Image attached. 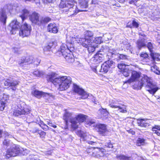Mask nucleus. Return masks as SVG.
<instances>
[{"label": "nucleus", "instance_id": "5701e85b", "mask_svg": "<svg viewBox=\"0 0 160 160\" xmlns=\"http://www.w3.org/2000/svg\"><path fill=\"white\" fill-rule=\"evenodd\" d=\"M98 132L100 134H104L108 132L107 125L105 124H100L97 125Z\"/></svg>", "mask_w": 160, "mask_h": 160}, {"label": "nucleus", "instance_id": "ddd939ff", "mask_svg": "<svg viewBox=\"0 0 160 160\" xmlns=\"http://www.w3.org/2000/svg\"><path fill=\"white\" fill-rule=\"evenodd\" d=\"M105 152V149L102 148H95L93 150L92 155L95 158H99L104 156V152Z\"/></svg>", "mask_w": 160, "mask_h": 160}, {"label": "nucleus", "instance_id": "774afa93", "mask_svg": "<svg viewBox=\"0 0 160 160\" xmlns=\"http://www.w3.org/2000/svg\"><path fill=\"white\" fill-rule=\"evenodd\" d=\"M24 1L25 2H26L28 1L29 2H33L35 1V0H24Z\"/></svg>", "mask_w": 160, "mask_h": 160}, {"label": "nucleus", "instance_id": "79ce46f5", "mask_svg": "<svg viewBox=\"0 0 160 160\" xmlns=\"http://www.w3.org/2000/svg\"><path fill=\"white\" fill-rule=\"evenodd\" d=\"M66 1L68 5V7H72V6L74 5L76 3L74 0H66Z\"/></svg>", "mask_w": 160, "mask_h": 160}, {"label": "nucleus", "instance_id": "4d7b16f0", "mask_svg": "<svg viewBox=\"0 0 160 160\" xmlns=\"http://www.w3.org/2000/svg\"><path fill=\"white\" fill-rule=\"evenodd\" d=\"M95 147H92L90 148H89L87 150V152L88 153H90L91 152H92V153H93V150L94 149Z\"/></svg>", "mask_w": 160, "mask_h": 160}, {"label": "nucleus", "instance_id": "c03bdc74", "mask_svg": "<svg viewBox=\"0 0 160 160\" xmlns=\"http://www.w3.org/2000/svg\"><path fill=\"white\" fill-rule=\"evenodd\" d=\"M121 72H122V74L125 77H127L129 76L131 72L130 70L128 69H127V68L122 70Z\"/></svg>", "mask_w": 160, "mask_h": 160}, {"label": "nucleus", "instance_id": "f257e3e1", "mask_svg": "<svg viewBox=\"0 0 160 160\" xmlns=\"http://www.w3.org/2000/svg\"><path fill=\"white\" fill-rule=\"evenodd\" d=\"M92 32L86 31L84 32V38H80L78 42L79 44L87 48L89 53L94 52L97 46L96 45L93 44L92 42Z\"/></svg>", "mask_w": 160, "mask_h": 160}, {"label": "nucleus", "instance_id": "bb28decb", "mask_svg": "<svg viewBox=\"0 0 160 160\" xmlns=\"http://www.w3.org/2000/svg\"><path fill=\"white\" fill-rule=\"evenodd\" d=\"M89 0H78V2L81 9H84L88 7Z\"/></svg>", "mask_w": 160, "mask_h": 160}, {"label": "nucleus", "instance_id": "473e14b6", "mask_svg": "<svg viewBox=\"0 0 160 160\" xmlns=\"http://www.w3.org/2000/svg\"><path fill=\"white\" fill-rule=\"evenodd\" d=\"M148 55L146 53H142L140 54V59L143 62L148 63L149 60Z\"/></svg>", "mask_w": 160, "mask_h": 160}, {"label": "nucleus", "instance_id": "7c9ffc66", "mask_svg": "<svg viewBox=\"0 0 160 160\" xmlns=\"http://www.w3.org/2000/svg\"><path fill=\"white\" fill-rule=\"evenodd\" d=\"M103 55L100 54L99 52L96 54L93 57V61L95 62H102L103 58Z\"/></svg>", "mask_w": 160, "mask_h": 160}, {"label": "nucleus", "instance_id": "39448f33", "mask_svg": "<svg viewBox=\"0 0 160 160\" xmlns=\"http://www.w3.org/2000/svg\"><path fill=\"white\" fill-rule=\"evenodd\" d=\"M144 80L147 82L146 85L147 90L151 94L154 95L158 89V87L151 81V78L147 76H145Z\"/></svg>", "mask_w": 160, "mask_h": 160}, {"label": "nucleus", "instance_id": "20e7f679", "mask_svg": "<svg viewBox=\"0 0 160 160\" xmlns=\"http://www.w3.org/2000/svg\"><path fill=\"white\" fill-rule=\"evenodd\" d=\"M26 150H24L18 145H13L12 147L8 149L7 152L6 156L9 158L12 157H15L18 153L24 154L23 152Z\"/></svg>", "mask_w": 160, "mask_h": 160}, {"label": "nucleus", "instance_id": "a19ab883", "mask_svg": "<svg viewBox=\"0 0 160 160\" xmlns=\"http://www.w3.org/2000/svg\"><path fill=\"white\" fill-rule=\"evenodd\" d=\"M33 74L37 77H39L42 76L43 74L42 71H40L38 70H35L32 73Z\"/></svg>", "mask_w": 160, "mask_h": 160}, {"label": "nucleus", "instance_id": "0e129e2a", "mask_svg": "<svg viewBox=\"0 0 160 160\" xmlns=\"http://www.w3.org/2000/svg\"><path fill=\"white\" fill-rule=\"evenodd\" d=\"M92 4H96L98 3L97 0H92Z\"/></svg>", "mask_w": 160, "mask_h": 160}, {"label": "nucleus", "instance_id": "f3484780", "mask_svg": "<svg viewBox=\"0 0 160 160\" xmlns=\"http://www.w3.org/2000/svg\"><path fill=\"white\" fill-rule=\"evenodd\" d=\"M18 107L17 110H15L13 112V115L16 116H18L22 115H26L30 113V110L27 108H23L21 107Z\"/></svg>", "mask_w": 160, "mask_h": 160}, {"label": "nucleus", "instance_id": "7ed1b4c3", "mask_svg": "<svg viewBox=\"0 0 160 160\" xmlns=\"http://www.w3.org/2000/svg\"><path fill=\"white\" fill-rule=\"evenodd\" d=\"M61 52L62 56L68 62H72L74 61L73 56L71 50L65 44H62L61 46Z\"/></svg>", "mask_w": 160, "mask_h": 160}, {"label": "nucleus", "instance_id": "c9c22d12", "mask_svg": "<svg viewBox=\"0 0 160 160\" xmlns=\"http://www.w3.org/2000/svg\"><path fill=\"white\" fill-rule=\"evenodd\" d=\"M152 130L154 133H156L158 135H160V126L155 125L152 128Z\"/></svg>", "mask_w": 160, "mask_h": 160}, {"label": "nucleus", "instance_id": "6e6552de", "mask_svg": "<svg viewBox=\"0 0 160 160\" xmlns=\"http://www.w3.org/2000/svg\"><path fill=\"white\" fill-rule=\"evenodd\" d=\"M33 58L32 56H28L26 57H22L21 60L19 61V63L20 64H24L26 65L28 64L34 63V64L38 65L40 63V60H36L33 61Z\"/></svg>", "mask_w": 160, "mask_h": 160}, {"label": "nucleus", "instance_id": "a18cd8bd", "mask_svg": "<svg viewBox=\"0 0 160 160\" xmlns=\"http://www.w3.org/2000/svg\"><path fill=\"white\" fill-rule=\"evenodd\" d=\"M144 143V140L143 138H139L137 141V145L138 146H140L142 145Z\"/></svg>", "mask_w": 160, "mask_h": 160}, {"label": "nucleus", "instance_id": "e2e57ef3", "mask_svg": "<svg viewBox=\"0 0 160 160\" xmlns=\"http://www.w3.org/2000/svg\"><path fill=\"white\" fill-rule=\"evenodd\" d=\"M119 58L121 59H124L126 58V56L123 55H120Z\"/></svg>", "mask_w": 160, "mask_h": 160}, {"label": "nucleus", "instance_id": "f03ea898", "mask_svg": "<svg viewBox=\"0 0 160 160\" xmlns=\"http://www.w3.org/2000/svg\"><path fill=\"white\" fill-rule=\"evenodd\" d=\"M55 82H56L55 85L59 86L58 89L60 91H63L69 88L71 83L72 79L70 77L63 76L59 77V79H56Z\"/></svg>", "mask_w": 160, "mask_h": 160}, {"label": "nucleus", "instance_id": "6e6d98bb", "mask_svg": "<svg viewBox=\"0 0 160 160\" xmlns=\"http://www.w3.org/2000/svg\"><path fill=\"white\" fill-rule=\"evenodd\" d=\"M19 48H18L14 47L13 48V51L15 53H18Z\"/></svg>", "mask_w": 160, "mask_h": 160}, {"label": "nucleus", "instance_id": "423d86ee", "mask_svg": "<svg viewBox=\"0 0 160 160\" xmlns=\"http://www.w3.org/2000/svg\"><path fill=\"white\" fill-rule=\"evenodd\" d=\"M87 117V115L82 114H80L76 116L75 118H73L71 120L72 128L74 129L78 128L80 123L83 122Z\"/></svg>", "mask_w": 160, "mask_h": 160}, {"label": "nucleus", "instance_id": "bf43d9fd", "mask_svg": "<svg viewBox=\"0 0 160 160\" xmlns=\"http://www.w3.org/2000/svg\"><path fill=\"white\" fill-rule=\"evenodd\" d=\"M4 134L5 137H7L10 138L12 137V135H10L7 132H4Z\"/></svg>", "mask_w": 160, "mask_h": 160}, {"label": "nucleus", "instance_id": "1a4fd4ad", "mask_svg": "<svg viewBox=\"0 0 160 160\" xmlns=\"http://www.w3.org/2000/svg\"><path fill=\"white\" fill-rule=\"evenodd\" d=\"M31 30V26L25 23L21 26L19 32V35L22 37H27L30 35Z\"/></svg>", "mask_w": 160, "mask_h": 160}, {"label": "nucleus", "instance_id": "4be33fe9", "mask_svg": "<svg viewBox=\"0 0 160 160\" xmlns=\"http://www.w3.org/2000/svg\"><path fill=\"white\" fill-rule=\"evenodd\" d=\"M57 74L54 72H51L49 73L47 77V80L48 82H52L54 85H56V82H55V80L56 79L59 78V77L57 78Z\"/></svg>", "mask_w": 160, "mask_h": 160}, {"label": "nucleus", "instance_id": "2f4dec72", "mask_svg": "<svg viewBox=\"0 0 160 160\" xmlns=\"http://www.w3.org/2000/svg\"><path fill=\"white\" fill-rule=\"evenodd\" d=\"M151 55L153 59L152 61V63L153 65H154V62L160 61V55L158 53H154L153 52L151 53Z\"/></svg>", "mask_w": 160, "mask_h": 160}, {"label": "nucleus", "instance_id": "dca6fc26", "mask_svg": "<svg viewBox=\"0 0 160 160\" xmlns=\"http://www.w3.org/2000/svg\"><path fill=\"white\" fill-rule=\"evenodd\" d=\"M68 8L67 12V14L70 16L76 15L77 13L79 12L86 11V10L84 9H78L76 5H73L72 7H68Z\"/></svg>", "mask_w": 160, "mask_h": 160}, {"label": "nucleus", "instance_id": "4468645a", "mask_svg": "<svg viewBox=\"0 0 160 160\" xmlns=\"http://www.w3.org/2000/svg\"><path fill=\"white\" fill-rule=\"evenodd\" d=\"M113 62L112 61L108 60L106 61L101 66L100 72L104 73H106L113 65Z\"/></svg>", "mask_w": 160, "mask_h": 160}, {"label": "nucleus", "instance_id": "8fccbe9b", "mask_svg": "<svg viewBox=\"0 0 160 160\" xmlns=\"http://www.w3.org/2000/svg\"><path fill=\"white\" fill-rule=\"evenodd\" d=\"M147 47L148 48L149 51L151 53L152 52V49L153 48L152 44L150 42H148L147 45Z\"/></svg>", "mask_w": 160, "mask_h": 160}, {"label": "nucleus", "instance_id": "f704fd0d", "mask_svg": "<svg viewBox=\"0 0 160 160\" xmlns=\"http://www.w3.org/2000/svg\"><path fill=\"white\" fill-rule=\"evenodd\" d=\"M53 42L49 43L48 45L45 46L43 48V51L44 53H46L48 51H50L51 48L53 47Z\"/></svg>", "mask_w": 160, "mask_h": 160}, {"label": "nucleus", "instance_id": "0eeeda50", "mask_svg": "<svg viewBox=\"0 0 160 160\" xmlns=\"http://www.w3.org/2000/svg\"><path fill=\"white\" fill-rule=\"evenodd\" d=\"M77 134L80 137H82L84 141H86L88 144L91 145H94L97 141V138L95 137L91 136H87L84 133L83 131L80 130L78 131Z\"/></svg>", "mask_w": 160, "mask_h": 160}, {"label": "nucleus", "instance_id": "58836bf2", "mask_svg": "<svg viewBox=\"0 0 160 160\" xmlns=\"http://www.w3.org/2000/svg\"><path fill=\"white\" fill-rule=\"evenodd\" d=\"M22 15H21V18L22 20H23L24 18L27 17L29 14V11L26 9H24L22 10Z\"/></svg>", "mask_w": 160, "mask_h": 160}, {"label": "nucleus", "instance_id": "de8ad7c7", "mask_svg": "<svg viewBox=\"0 0 160 160\" xmlns=\"http://www.w3.org/2000/svg\"><path fill=\"white\" fill-rule=\"evenodd\" d=\"M126 65L123 63H120L118 64V68L121 70V72L126 69L125 68Z\"/></svg>", "mask_w": 160, "mask_h": 160}, {"label": "nucleus", "instance_id": "ea45409f", "mask_svg": "<svg viewBox=\"0 0 160 160\" xmlns=\"http://www.w3.org/2000/svg\"><path fill=\"white\" fill-rule=\"evenodd\" d=\"M51 21V18L48 17H42L40 18L41 25L43 23H48Z\"/></svg>", "mask_w": 160, "mask_h": 160}, {"label": "nucleus", "instance_id": "6ab92c4d", "mask_svg": "<svg viewBox=\"0 0 160 160\" xmlns=\"http://www.w3.org/2000/svg\"><path fill=\"white\" fill-rule=\"evenodd\" d=\"M74 90L75 92L82 96V98L85 99L88 98V95L83 89L79 88L77 85H74Z\"/></svg>", "mask_w": 160, "mask_h": 160}, {"label": "nucleus", "instance_id": "9d476101", "mask_svg": "<svg viewBox=\"0 0 160 160\" xmlns=\"http://www.w3.org/2000/svg\"><path fill=\"white\" fill-rule=\"evenodd\" d=\"M21 26V24L17 21L16 20L12 21L10 24L9 29L10 31V33L12 34H14L16 33L17 31L20 28Z\"/></svg>", "mask_w": 160, "mask_h": 160}, {"label": "nucleus", "instance_id": "603ef678", "mask_svg": "<svg viewBox=\"0 0 160 160\" xmlns=\"http://www.w3.org/2000/svg\"><path fill=\"white\" fill-rule=\"evenodd\" d=\"M38 133L40 135V137L42 138H44L46 135V133L43 131H39Z\"/></svg>", "mask_w": 160, "mask_h": 160}, {"label": "nucleus", "instance_id": "cd10ccee", "mask_svg": "<svg viewBox=\"0 0 160 160\" xmlns=\"http://www.w3.org/2000/svg\"><path fill=\"white\" fill-rule=\"evenodd\" d=\"M36 122L38 123L41 128L45 131L49 130L50 128L48 126L45 124L42 121L40 120L39 118H37Z\"/></svg>", "mask_w": 160, "mask_h": 160}, {"label": "nucleus", "instance_id": "69168bd1", "mask_svg": "<svg viewBox=\"0 0 160 160\" xmlns=\"http://www.w3.org/2000/svg\"><path fill=\"white\" fill-rule=\"evenodd\" d=\"M137 0H128L130 4H132L133 2H134L135 1H136Z\"/></svg>", "mask_w": 160, "mask_h": 160}, {"label": "nucleus", "instance_id": "9b49d317", "mask_svg": "<svg viewBox=\"0 0 160 160\" xmlns=\"http://www.w3.org/2000/svg\"><path fill=\"white\" fill-rule=\"evenodd\" d=\"M19 82L17 80H10L9 79L6 80L4 82L5 86H8L13 91H15L16 89V87L18 85Z\"/></svg>", "mask_w": 160, "mask_h": 160}, {"label": "nucleus", "instance_id": "e433bc0d", "mask_svg": "<svg viewBox=\"0 0 160 160\" xmlns=\"http://www.w3.org/2000/svg\"><path fill=\"white\" fill-rule=\"evenodd\" d=\"M139 24L138 22L135 20H133L132 23L129 24L128 23L126 27L132 28V27L138 28V27Z\"/></svg>", "mask_w": 160, "mask_h": 160}, {"label": "nucleus", "instance_id": "680f3d73", "mask_svg": "<svg viewBox=\"0 0 160 160\" xmlns=\"http://www.w3.org/2000/svg\"><path fill=\"white\" fill-rule=\"evenodd\" d=\"M156 12H157V13L155 12H153V16H159V15H160V12L157 11H156Z\"/></svg>", "mask_w": 160, "mask_h": 160}, {"label": "nucleus", "instance_id": "a211bd4d", "mask_svg": "<svg viewBox=\"0 0 160 160\" xmlns=\"http://www.w3.org/2000/svg\"><path fill=\"white\" fill-rule=\"evenodd\" d=\"M139 74L135 71H132V76L131 78L127 81L124 82L125 83L130 84L131 82L134 81L139 80L140 78Z\"/></svg>", "mask_w": 160, "mask_h": 160}, {"label": "nucleus", "instance_id": "4c0bfd02", "mask_svg": "<svg viewBox=\"0 0 160 160\" xmlns=\"http://www.w3.org/2000/svg\"><path fill=\"white\" fill-rule=\"evenodd\" d=\"M117 158L118 159L120 160H131V158L130 157H127L124 155H117Z\"/></svg>", "mask_w": 160, "mask_h": 160}, {"label": "nucleus", "instance_id": "393cba45", "mask_svg": "<svg viewBox=\"0 0 160 160\" xmlns=\"http://www.w3.org/2000/svg\"><path fill=\"white\" fill-rule=\"evenodd\" d=\"M72 113L68 111H66L63 116V119L66 122V124H67L68 122H70L73 118H72Z\"/></svg>", "mask_w": 160, "mask_h": 160}, {"label": "nucleus", "instance_id": "37998d69", "mask_svg": "<svg viewBox=\"0 0 160 160\" xmlns=\"http://www.w3.org/2000/svg\"><path fill=\"white\" fill-rule=\"evenodd\" d=\"M61 2L59 4V7L60 8H68V5L67 4L66 0H61Z\"/></svg>", "mask_w": 160, "mask_h": 160}, {"label": "nucleus", "instance_id": "412c9836", "mask_svg": "<svg viewBox=\"0 0 160 160\" xmlns=\"http://www.w3.org/2000/svg\"><path fill=\"white\" fill-rule=\"evenodd\" d=\"M32 94L33 95L38 98L50 96L49 93H45L36 90L32 91Z\"/></svg>", "mask_w": 160, "mask_h": 160}, {"label": "nucleus", "instance_id": "2eb2a0df", "mask_svg": "<svg viewBox=\"0 0 160 160\" xmlns=\"http://www.w3.org/2000/svg\"><path fill=\"white\" fill-rule=\"evenodd\" d=\"M39 14L36 12H33L29 16V19L32 22L35 24L41 25L40 19H39Z\"/></svg>", "mask_w": 160, "mask_h": 160}, {"label": "nucleus", "instance_id": "b1692460", "mask_svg": "<svg viewBox=\"0 0 160 160\" xmlns=\"http://www.w3.org/2000/svg\"><path fill=\"white\" fill-rule=\"evenodd\" d=\"M48 32L54 33H57L58 30L55 24L50 23L48 26Z\"/></svg>", "mask_w": 160, "mask_h": 160}, {"label": "nucleus", "instance_id": "a878e982", "mask_svg": "<svg viewBox=\"0 0 160 160\" xmlns=\"http://www.w3.org/2000/svg\"><path fill=\"white\" fill-rule=\"evenodd\" d=\"M137 45L139 49L146 46L145 39L144 38H139L137 42Z\"/></svg>", "mask_w": 160, "mask_h": 160}, {"label": "nucleus", "instance_id": "aec40b11", "mask_svg": "<svg viewBox=\"0 0 160 160\" xmlns=\"http://www.w3.org/2000/svg\"><path fill=\"white\" fill-rule=\"evenodd\" d=\"M137 123L138 126L146 128L150 125V122L147 119L138 118L137 119Z\"/></svg>", "mask_w": 160, "mask_h": 160}, {"label": "nucleus", "instance_id": "5fc2aeb1", "mask_svg": "<svg viewBox=\"0 0 160 160\" xmlns=\"http://www.w3.org/2000/svg\"><path fill=\"white\" fill-rule=\"evenodd\" d=\"M3 144L6 146H8L9 144V141L7 139H5L3 142Z\"/></svg>", "mask_w": 160, "mask_h": 160}, {"label": "nucleus", "instance_id": "09e8293b", "mask_svg": "<svg viewBox=\"0 0 160 160\" xmlns=\"http://www.w3.org/2000/svg\"><path fill=\"white\" fill-rule=\"evenodd\" d=\"M80 39V38H79L78 36L74 35V37H72L71 38V40H70L69 42H74L75 40H76L77 41V42L78 43V42Z\"/></svg>", "mask_w": 160, "mask_h": 160}, {"label": "nucleus", "instance_id": "f8f14e48", "mask_svg": "<svg viewBox=\"0 0 160 160\" xmlns=\"http://www.w3.org/2000/svg\"><path fill=\"white\" fill-rule=\"evenodd\" d=\"M109 106L112 108L116 109V111H119V112L125 113L127 112L126 109V106L124 104L119 103L118 105H115L114 103L112 102L109 104Z\"/></svg>", "mask_w": 160, "mask_h": 160}, {"label": "nucleus", "instance_id": "c85d7f7f", "mask_svg": "<svg viewBox=\"0 0 160 160\" xmlns=\"http://www.w3.org/2000/svg\"><path fill=\"white\" fill-rule=\"evenodd\" d=\"M144 81H145L144 80V78L141 80V81H136L135 82V83L133 86V87L135 88L138 89H141L142 87L143 86L144 83L143 82Z\"/></svg>", "mask_w": 160, "mask_h": 160}, {"label": "nucleus", "instance_id": "13d9d810", "mask_svg": "<svg viewBox=\"0 0 160 160\" xmlns=\"http://www.w3.org/2000/svg\"><path fill=\"white\" fill-rule=\"evenodd\" d=\"M95 122L94 120H91L88 122V124L90 126H92L93 124H94Z\"/></svg>", "mask_w": 160, "mask_h": 160}, {"label": "nucleus", "instance_id": "864d4df0", "mask_svg": "<svg viewBox=\"0 0 160 160\" xmlns=\"http://www.w3.org/2000/svg\"><path fill=\"white\" fill-rule=\"evenodd\" d=\"M104 147H107L109 148H113L112 144L111 142H108L105 143Z\"/></svg>", "mask_w": 160, "mask_h": 160}, {"label": "nucleus", "instance_id": "c756f323", "mask_svg": "<svg viewBox=\"0 0 160 160\" xmlns=\"http://www.w3.org/2000/svg\"><path fill=\"white\" fill-rule=\"evenodd\" d=\"M6 8V6H5L3 9L2 10V12L0 14V20L2 22H3V24L6 23V21L7 19V17L6 14V11L5 9Z\"/></svg>", "mask_w": 160, "mask_h": 160}, {"label": "nucleus", "instance_id": "49530a36", "mask_svg": "<svg viewBox=\"0 0 160 160\" xmlns=\"http://www.w3.org/2000/svg\"><path fill=\"white\" fill-rule=\"evenodd\" d=\"M99 111H100L101 113L104 116H108L109 114V112L106 109H105L102 108L99 109Z\"/></svg>", "mask_w": 160, "mask_h": 160}, {"label": "nucleus", "instance_id": "338daca9", "mask_svg": "<svg viewBox=\"0 0 160 160\" xmlns=\"http://www.w3.org/2000/svg\"><path fill=\"white\" fill-rule=\"evenodd\" d=\"M129 133H131L132 135H134L135 134V131L132 130L130 131Z\"/></svg>", "mask_w": 160, "mask_h": 160}, {"label": "nucleus", "instance_id": "72a5a7b5", "mask_svg": "<svg viewBox=\"0 0 160 160\" xmlns=\"http://www.w3.org/2000/svg\"><path fill=\"white\" fill-rule=\"evenodd\" d=\"M93 33L92 38V42L93 44L94 43L96 44H100L101 43L103 42V40H102V38L101 37H99L94 38H93Z\"/></svg>", "mask_w": 160, "mask_h": 160}, {"label": "nucleus", "instance_id": "052dcab7", "mask_svg": "<svg viewBox=\"0 0 160 160\" xmlns=\"http://www.w3.org/2000/svg\"><path fill=\"white\" fill-rule=\"evenodd\" d=\"M47 124L50 126L54 128H57V126L56 125H51L50 124H52V123L51 122L47 121Z\"/></svg>", "mask_w": 160, "mask_h": 160}, {"label": "nucleus", "instance_id": "3c124183", "mask_svg": "<svg viewBox=\"0 0 160 160\" xmlns=\"http://www.w3.org/2000/svg\"><path fill=\"white\" fill-rule=\"evenodd\" d=\"M5 108V103L2 101H0V110L3 111Z\"/></svg>", "mask_w": 160, "mask_h": 160}]
</instances>
